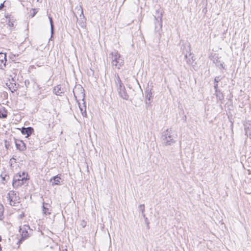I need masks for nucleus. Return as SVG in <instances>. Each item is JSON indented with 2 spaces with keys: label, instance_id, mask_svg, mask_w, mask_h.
<instances>
[{
  "label": "nucleus",
  "instance_id": "36",
  "mask_svg": "<svg viewBox=\"0 0 251 251\" xmlns=\"http://www.w3.org/2000/svg\"><path fill=\"white\" fill-rule=\"evenodd\" d=\"M145 222L146 223L147 225L148 226H149V222L148 221H145Z\"/></svg>",
  "mask_w": 251,
  "mask_h": 251
},
{
  "label": "nucleus",
  "instance_id": "7",
  "mask_svg": "<svg viewBox=\"0 0 251 251\" xmlns=\"http://www.w3.org/2000/svg\"><path fill=\"white\" fill-rule=\"evenodd\" d=\"M7 65L6 53L0 52V69L5 70Z\"/></svg>",
  "mask_w": 251,
  "mask_h": 251
},
{
  "label": "nucleus",
  "instance_id": "27",
  "mask_svg": "<svg viewBox=\"0 0 251 251\" xmlns=\"http://www.w3.org/2000/svg\"><path fill=\"white\" fill-rule=\"evenodd\" d=\"M0 176L3 181L7 182V180L9 178V176L6 175H5L4 176H3L2 175Z\"/></svg>",
  "mask_w": 251,
  "mask_h": 251
},
{
  "label": "nucleus",
  "instance_id": "2",
  "mask_svg": "<svg viewBox=\"0 0 251 251\" xmlns=\"http://www.w3.org/2000/svg\"><path fill=\"white\" fill-rule=\"evenodd\" d=\"M177 137V134L173 133L170 128L162 132L161 139L164 146H169L176 142Z\"/></svg>",
  "mask_w": 251,
  "mask_h": 251
},
{
  "label": "nucleus",
  "instance_id": "9",
  "mask_svg": "<svg viewBox=\"0 0 251 251\" xmlns=\"http://www.w3.org/2000/svg\"><path fill=\"white\" fill-rule=\"evenodd\" d=\"M16 149L20 151H24L26 150L25 143L22 140H15V141Z\"/></svg>",
  "mask_w": 251,
  "mask_h": 251
},
{
  "label": "nucleus",
  "instance_id": "29",
  "mask_svg": "<svg viewBox=\"0 0 251 251\" xmlns=\"http://www.w3.org/2000/svg\"><path fill=\"white\" fill-rule=\"evenodd\" d=\"M221 80L220 76H216L214 79V83H218Z\"/></svg>",
  "mask_w": 251,
  "mask_h": 251
},
{
  "label": "nucleus",
  "instance_id": "6",
  "mask_svg": "<svg viewBox=\"0 0 251 251\" xmlns=\"http://www.w3.org/2000/svg\"><path fill=\"white\" fill-rule=\"evenodd\" d=\"M19 232L21 233V238L18 242V244L20 245L25 240L27 239L32 233V230L28 225H25L20 228Z\"/></svg>",
  "mask_w": 251,
  "mask_h": 251
},
{
  "label": "nucleus",
  "instance_id": "28",
  "mask_svg": "<svg viewBox=\"0 0 251 251\" xmlns=\"http://www.w3.org/2000/svg\"><path fill=\"white\" fill-rule=\"evenodd\" d=\"M3 213V207L2 205L0 204V217L2 216Z\"/></svg>",
  "mask_w": 251,
  "mask_h": 251
},
{
  "label": "nucleus",
  "instance_id": "40",
  "mask_svg": "<svg viewBox=\"0 0 251 251\" xmlns=\"http://www.w3.org/2000/svg\"><path fill=\"white\" fill-rule=\"evenodd\" d=\"M75 17H76V19H77V20H78L77 19V17L76 16V15H75Z\"/></svg>",
  "mask_w": 251,
  "mask_h": 251
},
{
  "label": "nucleus",
  "instance_id": "34",
  "mask_svg": "<svg viewBox=\"0 0 251 251\" xmlns=\"http://www.w3.org/2000/svg\"><path fill=\"white\" fill-rule=\"evenodd\" d=\"M4 7V3H1L0 4V10H1Z\"/></svg>",
  "mask_w": 251,
  "mask_h": 251
},
{
  "label": "nucleus",
  "instance_id": "5",
  "mask_svg": "<svg viewBox=\"0 0 251 251\" xmlns=\"http://www.w3.org/2000/svg\"><path fill=\"white\" fill-rule=\"evenodd\" d=\"M162 13L159 10H156L155 14L154 15V25H155V31L158 32L160 34V31L162 30Z\"/></svg>",
  "mask_w": 251,
  "mask_h": 251
},
{
  "label": "nucleus",
  "instance_id": "31",
  "mask_svg": "<svg viewBox=\"0 0 251 251\" xmlns=\"http://www.w3.org/2000/svg\"><path fill=\"white\" fill-rule=\"evenodd\" d=\"M218 83H214V89H215V92L218 91H219V90L218 89Z\"/></svg>",
  "mask_w": 251,
  "mask_h": 251
},
{
  "label": "nucleus",
  "instance_id": "22",
  "mask_svg": "<svg viewBox=\"0 0 251 251\" xmlns=\"http://www.w3.org/2000/svg\"><path fill=\"white\" fill-rule=\"evenodd\" d=\"M8 87L12 93H14L17 89V87L16 83L13 84L11 83H10V84L8 85Z\"/></svg>",
  "mask_w": 251,
  "mask_h": 251
},
{
  "label": "nucleus",
  "instance_id": "24",
  "mask_svg": "<svg viewBox=\"0 0 251 251\" xmlns=\"http://www.w3.org/2000/svg\"><path fill=\"white\" fill-rule=\"evenodd\" d=\"M139 210L142 213L145 212V205L144 204H140L138 206Z\"/></svg>",
  "mask_w": 251,
  "mask_h": 251
},
{
  "label": "nucleus",
  "instance_id": "3",
  "mask_svg": "<svg viewBox=\"0 0 251 251\" xmlns=\"http://www.w3.org/2000/svg\"><path fill=\"white\" fill-rule=\"evenodd\" d=\"M109 58L113 68L120 69L124 65V60L117 50H114L109 54Z\"/></svg>",
  "mask_w": 251,
  "mask_h": 251
},
{
  "label": "nucleus",
  "instance_id": "1",
  "mask_svg": "<svg viewBox=\"0 0 251 251\" xmlns=\"http://www.w3.org/2000/svg\"><path fill=\"white\" fill-rule=\"evenodd\" d=\"M77 89L79 91L77 92V89L73 91L74 95L75 100L78 102L79 108L83 116L86 115V106L84 101L85 94L84 89L81 87H79Z\"/></svg>",
  "mask_w": 251,
  "mask_h": 251
},
{
  "label": "nucleus",
  "instance_id": "25",
  "mask_svg": "<svg viewBox=\"0 0 251 251\" xmlns=\"http://www.w3.org/2000/svg\"><path fill=\"white\" fill-rule=\"evenodd\" d=\"M117 86V90H120V89H124L125 88V86L124 85L122 82H121V83H119L118 84Z\"/></svg>",
  "mask_w": 251,
  "mask_h": 251
},
{
  "label": "nucleus",
  "instance_id": "12",
  "mask_svg": "<svg viewBox=\"0 0 251 251\" xmlns=\"http://www.w3.org/2000/svg\"><path fill=\"white\" fill-rule=\"evenodd\" d=\"M34 132L33 127L28 126L27 127H22L21 129V132L23 135H26V137H28Z\"/></svg>",
  "mask_w": 251,
  "mask_h": 251
},
{
  "label": "nucleus",
  "instance_id": "21",
  "mask_svg": "<svg viewBox=\"0 0 251 251\" xmlns=\"http://www.w3.org/2000/svg\"><path fill=\"white\" fill-rule=\"evenodd\" d=\"M49 19L50 20V30H51V38L52 37L53 34H54V25L53 22L52 18L50 16H49Z\"/></svg>",
  "mask_w": 251,
  "mask_h": 251
},
{
  "label": "nucleus",
  "instance_id": "33",
  "mask_svg": "<svg viewBox=\"0 0 251 251\" xmlns=\"http://www.w3.org/2000/svg\"><path fill=\"white\" fill-rule=\"evenodd\" d=\"M142 216H143V217L144 218V220L145 221H148V218L146 216V215L145 214V212H143V213H142Z\"/></svg>",
  "mask_w": 251,
  "mask_h": 251
},
{
  "label": "nucleus",
  "instance_id": "32",
  "mask_svg": "<svg viewBox=\"0 0 251 251\" xmlns=\"http://www.w3.org/2000/svg\"><path fill=\"white\" fill-rule=\"evenodd\" d=\"M25 85L26 87H28L29 84H30V82H29V81L28 80H25Z\"/></svg>",
  "mask_w": 251,
  "mask_h": 251
},
{
  "label": "nucleus",
  "instance_id": "8",
  "mask_svg": "<svg viewBox=\"0 0 251 251\" xmlns=\"http://www.w3.org/2000/svg\"><path fill=\"white\" fill-rule=\"evenodd\" d=\"M79 10H80V20L78 21V24L79 25L82 27V28H85L86 27V19L85 17L83 14V10L82 6L80 5L79 6Z\"/></svg>",
  "mask_w": 251,
  "mask_h": 251
},
{
  "label": "nucleus",
  "instance_id": "39",
  "mask_svg": "<svg viewBox=\"0 0 251 251\" xmlns=\"http://www.w3.org/2000/svg\"><path fill=\"white\" fill-rule=\"evenodd\" d=\"M1 236H0V241H1Z\"/></svg>",
  "mask_w": 251,
  "mask_h": 251
},
{
  "label": "nucleus",
  "instance_id": "35",
  "mask_svg": "<svg viewBox=\"0 0 251 251\" xmlns=\"http://www.w3.org/2000/svg\"><path fill=\"white\" fill-rule=\"evenodd\" d=\"M33 10L34 11V12H33V14L31 16L32 17H33L35 16V15L36 14V12L35 11V9H34Z\"/></svg>",
  "mask_w": 251,
  "mask_h": 251
},
{
  "label": "nucleus",
  "instance_id": "18",
  "mask_svg": "<svg viewBox=\"0 0 251 251\" xmlns=\"http://www.w3.org/2000/svg\"><path fill=\"white\" fill-rule=\"evenodd\" d=\"M185 59L186 63L188 65H191L193 63L194 60L193 57H191V53H190L188 55L187 54L185 55Z\"/></svg>",
  "mask_w": 251,
  "mask_h": 251
},
{
  "label": "nucleus",
  "instance_id": "11",
  "mask_svg": "<svg viewBox=\"0 0 251 251\" xmlns=\"http://www.w3.org/2000/svg\"><path fill=\"white\" fill-rule=\"evenodd\" d=\"M42 211L43 213L46 215H49L51 213V209L50 208V205L49 203L43 202Z\"/></svg>",
  "mask_w": 251,
  "mask_h": 251
},
{
  "label": "nucleus",
  "instance_id": "17",
  "mask_svg": "<svg viewBox=\"0 0 251 251\" xmlns=\"http://www.w3.org/2000/svg\"><path fill=\"white\" fill-rule=\"evenodd\" d=\"M61 178L58 176V175H56L50 179V182L52 183V185H60V180Z\"/></svg>",
  "mask_w": 251,
  "mask_h": 251
},
{
  "label": "nucleus",
  "instance_id": "10",
  "mask_svg": "<svg viewBox=\"0 0 251 251\" xmlns=\"http://www.w3.org/2000/svg\"><path fill=\"white\" fill-rule=\"evenodd\" d=\"M246 134L251 139V121L248 120L244 124Z\"/></svg>",
  "mask_w": 251,
  "mask_h": 251
},
{
  "label": "nucleus",
  "instance_id": "30",
  "mask_svg": "<svg viewBox=\"0 0 251 251\" xmlns=\"http://www.w3.org/2000/svg\"><path fill=\"white\" fill-rule=\"evenodd\" d=\"M24 217H25V213L23 212H22L21 214H20L18 216V218L21 219H23Z\"/></svg>",
  "mask_w": 251,
  "mask_h": 251
},
{
  "label": "nucleus",
  "instance_id": "13",
  "mask_svg": "<svg viewBox=\"0 0 251 251\" xmlns=\"http://www.w3.org/2000/svg\"><path fill=\"white\" fill-rule=\"evenodd\" d=\"M145 95L146 99L149 101H146V103L150 104L151 100L152 99V93L151 92V89L149 88V86L146 88V90L145 91Z\"/></svg>",
  "mask_w": 251,
  "mask_h": 251
},
{
  "label": "nucleus",
  "instance_id": "15",
  "mask_svg": "<svg viewBox=\"0 0 251 251\" xmlns=\"http://www.w3.org/2000/svg\"><path fill=\"white\" fill-rule=\"evenodd\" d=\"M53 92L56 95L61 96L64 93V90L61 85H58L54 88Z\"/></svg>",
  "mask_w": 251,
  "mask_h": 251
},
{
  "label": "nucleus",
  "instance_id": "20",
  "mask_svg": "<svg viewBox=\"0 0 251 251\" xmlns=\"http://www.w3.org/2000/svg\"><path fill=\"white\" fill-rule=\"evenodd\" d=\"M215 95L216 96L217 99L221 101L224 99V97L223 93L220 90L215 92Z\"/></svg>",
  "mask_w": 251,
  "mask_h": 251
},
{
  "label": "nucleus",
  "instance_id": "38",
  "mask_svg": "<svg viewBox=\"0 0 251 251\" xmlns=\"http://www.w3.org/2000/svg\"><path fill=\"white\" fill-rule=\"evenodd\" d=\"M63 251H67V249L63 250Z\"/></svg>",
  "mask_w": 251,
  "mask_h": 251
},
{
  "label": "nucleus",
  "instance_id": "16",
  "mask_svg": "<svg viewBox=\"0 0 251 251\" xmlns=\"http://www.w3.org/2000/svg\"><path fill=\"white\" fill-rule=\"evenodd\" d=\"M119 96L124 100H127L129 98V96L126 92V88L124 89H120L118 90Z\"/></svg>",
  "mask_w": 251,
  "mask_h": 251
},
{
  "label": "nucleus",
  "instance_id": "4",
  "mask_svg": "<svg viewBox=\"0 0 251 251\" xmlns=\"http://www.w3.org/2000/svg\"><path fill=\"white\" fill-rule=\"evenodd\" d=\"M19 177L17 178L18 177L17 176H14V179L12 182V185L14 188H18L19 186H21L25 184L26 181L29 179V177H27L28 174H25V172H23L22 174L19 173Z\"/></svg>",
  "mask_w": 251,
  "mask_h": 251
},
{
  "label": "nucleus",
  "instance_id": "14",
  "mask_svg": "<svg viewBox=\"0 0 251 251\" xmlns=\"http://www.w3.org/2000/svg\"><path fill=\"white\" fill-rule=\"evenodd\" d=\"M16 192L13 191H10L8 194V197L7 198H8V200H9V201H10V204L11 205H14L15 203L14 202V201L16 200Z\"/></svg>",
  "mask_w": 251,
  "mask_h": 251
},
{
  "label": "nucleus",
  "instance_id": "37",
  "mask_svg": "<svg viewBox=\"0 0 251 251\" xmlns=\"http://www.w3.org/2000/svg\"><path fill=\"white\" fill-rule=\"evenodd\" d=\"M5 147H6V148H8V147H7V144H5Z\"/></svg>",
  "mask_w": 251,
  "mask_h": 251
},
{
  "label": "nucleus",
  "instance_id": "19",
  "mask_svg": "<svg viewBox=\"0 0 251 251\" xmlns=\"http://www.w3.org/2000/svg\"><path fill=\"white\" fill-rule=\"evenodd\" d=\"M7 116V111L3 107H0V118H5Z\"/></svg>",
  "mask_w": 251,
  "mask_h": 251
},
{
  "label": "nucleus",
  "instance_id": "23",
  "mask_svg": "<svg viewBox=\"0 0 251 251\" xmlns=\"http://www.w3.org/2000/svg\"><path fill=\"white\" fill-rule=\"evenodd\" d=\"M245 192L248 194L251 193V181L247 184L245 188Z\"/></svg>",
  "mask_w": 251,
  "mask_h": 251
},
{
  "label": "nucleus",
  "instance_id": "26",
  "mask_svg": "<svg viewBox=\"0 0 251 251\" xmlns=\"http://www.w3.org/2000/svg\"><path fill=\"white\" fill-rule=\"evenodd\" d=\"M115 77H116L115 83H116V85H118V84L119 83H121V82H122V81H121V80L120 78V76H119L118 75H115Z\"/></svg>",
  "mask_w": 251,
  "mask_h": 251
}]
</instances>
